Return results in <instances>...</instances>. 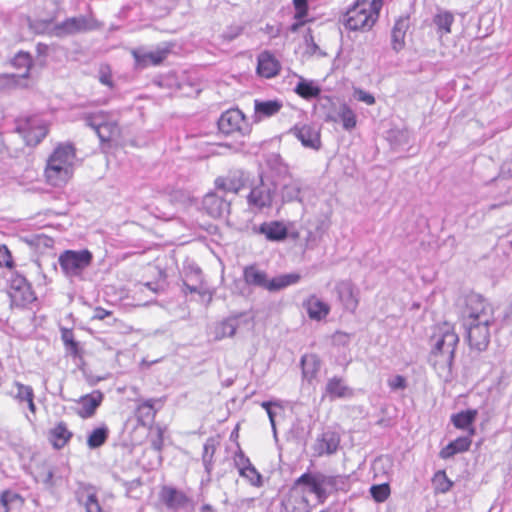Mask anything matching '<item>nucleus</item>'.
<instances>
[{
    "mask_svg": "<svg viewBox=\"0 0 512 512\" xmlns=\"http://www.w3.org/2000/svg\"><path fill=\"white\" fill-rule=\"evenodd\" d=\"M10 62L14 68L18 70L24 69V72L19 75L20 78L26 79L29 77L33 66V58L29 52L22 50L17 52Z\"/></svg>",
    "mask_w": 512,
    "mask_h": 512,
    "instance_id": "4c0bfd02",
    "label": "nucleus"
},
{
    "mask_svg": "<svg viewBox=\"0 0 512 512\" xmlns=\"http://www.w3.org/2000/svg\"><path fill=\"white\" fill-rule=\"evenodd\" d=\"M99 28L96 19L91 15H79L66 18L56 23L52 28V34L56 37L63 38L76 34L86 33Z\"/></svg>",
    "mask_w": 512,
    "mask_h": 512,
    "instance_id": "0eeeda50",
    "label": "nucleus"
},
{
    "mask_svg": "<svg viewBox=\"0 0 512 512\" xmlns=\"http://www.w3.org/2000/svg\"><path fill=\"white\" fill-rule=\"evenodd\" d=\"M378 15L379 6L376 4V1L369 5H357L348 10L345 27L351 31H368L375 24Z\"/></svg>",
    "mask_w": 512,
    "mask_h": 512,
    "instance_id": "423d86ee",
    "label": "nucleus"
},
{
    "mask_svg": "<svg viewBox=\"0 0 512 512\" xmlns=\"http://www.w3.org/2000/svg\"><path fill=\"white\" fill-rule=\"evenodd\" d=\"M60 333L66 353L73 358L81 357V347L79 342L75 340L73 330L66 327H60Z\"/></svg>",
    "mask_w": 512,
    "mask_h": 512,
    "instance_id": "72a5a7b5",
    "label": "nucleus"
},
{
    "mask_svg": "<svg viewBox=\"0 0 512 512\" xmlns=\"http://www.w3.org/2000/svg\"><path fill=\"white\" fill-rule=\"evenodd\" d=\"M243 279L249 286L266 289L267 274L265 271L259 270L255 264L248 265L243 269Z\"/></svg>",
    "mask_w": 512,
    "mask_h": 512,
    "instance_id": "7c9ffc66",
    "label": "nucleus"
},
{
    "mask_svg": "<svg viewBox=\"0 0 512 512\" xmlns=\"http://www.w3.org/2000/svg\"><path fill=\"white\" fill-rule=\"evenodd\" d=\"M82 119L87 127L96 132L108 120V115L103 111L84 113Z\"/></svg>",
    "mask_w": 512,
    "mask_h": 512,
    "instance_id": "c03bdc74",
    "label": "nucleus"
},
{
    "mask_svg": "<svg viewBox=\"0 0 512 512\" xmlns=\"http://www.w3.org/2000/svg\"><path fill=\"white\" fill-rule=\"evenodd\" d=\"M189 283L188 280L183 282V292L185 295L188 293H198L201 297L208 296V302L212 300V294L203 287V284H199V282L191 281Z\"/></svg>",
    "mask_w": 512,
    "mask_h": 512,
    "instance_id": "09e8293b",
    "label": "nucleus"
},
{
    "mask_svg": "<svg viewBox=\"0 0 512 512\" xmlns=\"http://www.w3.org/2000/svg\"><path fill=\"white\" fill-rule=\"evenodd\" d=\"M410 25L408 16L399 17L391 31V44L394 51L399 52L405 45V35Z\"/></svg>",
    "mask_w": 512,
    "mask_h": 512,
    "instance_id": "393cba45",
    "label": "nucleus"
},
{
    "mask_svg": "<svg viewBox=\"0 0 512 512\" xmlns=\"http://www.w3.org/2000/svg\"><path fill=\"white\" fill-rule=\"evenodd\" d=\"M477 414L478 412L475 409L460 411L451 416V422L455 428L467 430L469 435L473 436L476 431L473 427V423L476 420Z\"/></svg>",
    "mask_w": 512,
    "mask_h": 512,
    "instance_id": "bb28decb",
    "label": "nucleus"
},
{
    "mask_svg": "<svg viewBox=\"0 0 512 512\" xmlns=\"http://www.w3.org/2000/svg\"><path fill=\"white\" fill-rule=\"evenodd\" d=\"M234 464L235 467L238 469V472L240 473V469H245L253 465L250 461V459L245 455L243 450L241 448H238V450L235 452L234 455Z\"/></svg>",
    "mask_w": 512,
    "mask_h": 512,
    "instance_id": "4d7b16f0",
    "label": "nucleus"
},
{
    "mask_svg": "<svg viewBox=\"0 0 512 512\" xmlns=\"http://www.w3.org/2000/svg\"><path fill=\"white\" fill-rule=\"evenodd\" d=\"M322 480L321 472L307 471L294 480L292 489L306 486L308 491L316 496L318 503L324 504L329 497V492L323 487Z\"/></svg>",
    "mask_w": 512,
    "mask_h": 512,
    "instance_id": "9b49d317",
    "label": "nucleus"
},
{
    "mask_svg": "<svg viewBox=\"0 0 512 512\" xmlns=\"http://www.w3.org/2000/svg\"><path fill=\"white\" fill-rule=\"evenodd\" d=\"M340 444V436L338 433L327 430L324 431L314 444V452L317 456L332 455L336 453Z\"/></svg>",
    "mask_w": 512,
    "mask_h": 512,
    "instance_id": "6ab92c4d",
    "label": "nucleus"
},
{
    "mask_svg": "<svg viewBox=\"0 0 512 512\" xmlns=\"http://www.w3.org/2000/svg\"><path fill=\"white\" fill-rule=\"evenodd\" d=\"M218 129L225 135L239 133L244 135L249 126L244 114L239 109H229L223 112L217 122Z\"/></svg>",
    "mask_w": 512,
    "mask_h": 512,
    "instance_id": "9d476101",
    "label": "nucleus"
},
{
    "mask_svg": "<svg viewBox=\"0 0 512 512\" xmlns=\"http://www.w3.org/2000/svg\"><path fill=\"white\" fill-rule=\"evenodd\" d=\"M302 183L299 179L291 180L281 188V200L282 202H301Z\"/></svg>",
    "mask_w": 512,
    "mask_h": 512,
    "instance_id": "c9c22d12",
    "label": "nucleus"
},
{
    "mask_svg": "<svg viewBox=\"0 0 512 512\" xmlns=\"http://www.w3.org/2000/svg\"><path fill=\"white\" fill-rule=\"evenodd\" d=\"M10 297L14 305L21 307L27 306L36 299L31 285L24 287L23 289L21 288L16 291H10Z\"/></svg>",
    "mask_w": 512,
    "mask_h": 512,
    "instance_id": "a19ab883",
    "label": "nucleus"
},
{
    "mask_svg": "<svg viewBox=\"0 0 512 512\" xmlns=\"http://www.w3.org/2000/svg\"><path fill=\"white\" fill-rule=\"evenodd\" d=\"M53 477H54V472L51 469H48L47 471H45L43 473H39L37 476L38 481H41L47 487L53 486V484H54Z\"/></svg>",
    "mask_w": 512,
    "mask_h": 512,
    "instance_id": "e2e57ef3",
    "label": "nucleus"
},
{
    "mask_svg": "<svg viewBox=\"0 0 512 512\" xmlns=\"http://www.w3.org/2000/svg\"><path fill=\"white\" fill-rule=\"evenodd\" d=\"M278 186L274 180L260 175L259 181L252 185L247 195V204L254 213L264 212L277 203Z\"/></svg>",
    "mask_w": 512,
    "mask_h": 512,
    "instance_id": "20e7f679",
    "label": "nucleus"
},
{
    "mask_svg": "<svg viewBox=\"0 0 512 512\" xmlns=\"http://www.w3.org/2000/svg\"><path fill=\"white\" fill-rule=\"evenodd\" d=\"M357 99L361 102L366 103L367 105H373L375 103V98L372 94L363 91V90H356Z\"/></svg>",
    "mask_w": 512,
    "mask_h": 512,
    "instance_id": "69168bd1",
    "label": "nucleus"
},
{
    "mask_svg": "<svg viewBox=\"0 0 512 512\" xmlns=\"http://www.w3.org/2000/svg\"><path fill=\"white\" fill-rule=\"evenodd\" d=\"M246 178L242 171H235L226 177H219L215 181L216 188L224 192L237 194L245 185Z\"/></svg>",
    "mask_w": 512,
    "mask_h": 512,
    "instance_id": "aec40b11",
    "label": "nucleus"
},
{
    "mask_svg": "<svg viewBox=\"0 0 512 512\" xmlns=\"http://www.w3.org/2000/svg\"><path fill=\"white\" fill-rule=\"evenodd\" d=\"M76 157L75 147L71 143L59 144L48 159L45 169L47 182L55 187L67 183L72 173V165Z\"/></svg>",
    "mask_w": 512,
    "mask_h": 512,
    "instance_id": "7ed1b4c3",
    "label": "nucleus"
},
{
    "mask_svg": "<svg viewBox=\"0 0 512 512\" xmlns=\"http://www.w3.org/2000/svg\"><path fill=\"white\" fill-rule=\"evenodd\" d=\"M266 164L271 169L276 170L278 173L287 171V167L283 164L282 158L279 154L272 153L267 156Z\"/></svg>",
    "mask_w": 512,
    "mask_h": 512,
    "instance_id": "3c124183",
    "label": "nucleus"
},
{
    "mask_svg": "<svg viewBox=\"0 0 512 512\" xmlns=\"http://www.w3.org/2000/svg\"><path fill=\"white\" fill-rule=\"evenodd\" d=\"M73 436L64 422L58 423L51 431L50 437L54 448L61 449Z\"/></svg>",
    "mask_w": 512,
    "mask_h": 512,
    "instance_id": "e433bc0d",
    "label": "nucleus"
},
{
    "mask_svg": "<svg viewBox=\"0 0 512 512\" xmlns=\"http://www.w3.org/2000/svg\"><path fill=\"white\" fill-rule=\"evenodd\" d=\"M387 383L392 391L404 390L407 388V380L402 375H396L393 378L388 379Z\"/></svg>",
    "mask_w": 512,
    "mask_h": 512,
    "instance_id": "bf43d9fd",
    "label": "nucleus"
},
{
    "mask_svg": "<svg viewBox=\"0 0 512 512\" xmlns=\"http://www.w3.org/2000/svg\"><path fill=\"white\" fill-rule=\"evenodd\" d=\"M258 232L265 236L268 241L281 242L288 237V229L280 221L263 222L258 228Z\"/></svg>",
    "mask_w": 512,
    "mask_h": 512,
    "instance_id": "412c9836",
    "label": "nucleus"
},
{
    "mask_svg": "<svg viewBox=\"0 0 512 512\" xmlns=\"http://www.w3.org/2000/svg\"><path fill=\"white\" fill-rule=\"evenodd\" d=\"M239 475L246 479L252 486L261 487L263 485V478L260 472L255 468L254 465H251L248 468L240 469Z\"/></svg>",
    "mask_w": 512,
    "mask_h": 512,
    "instance_id": "49530a36",
    "label": "nucleus"
},
{
    "mask_svg": "<svg viewBox=\"0 0 512 512\" xmlns=\"http://www.w3.org/2000/svg\"><path fill=\"white\" fill-rule=\"evenodd\" d=\"M433 483L438 492L446 493L452 487V481L447 477L445 471L435 473Z\"/></svg>",
    "mask_w": 512,
    "mask_h": 512,
    "instance_id": "8fccbe9b",
    "label": "nucleus"
},
{
    "mask_svg": "<svg viewBox=\"0 0 512 512\" xmlns=\"http://www.w3.org/2000/svg\"><path fill=\"white\" fill-rule=\"evenodd\" d=\"M18 499H20L19 494L14 493L10 490L3 491L0 494V505L3 508L2 512H10L9 505Z\"/></svg>",
    "mask_w": 512,
    "mask_h": 512,
    "instance_id": "603ef678",
    "label": "nucleus"
},
{
    "mask_svg": "<svg viewBox=\"0 0 512 512\" xmlns=\"http://www.w3.org/2000/svg\"><path fill=\"white\" fill-rule=\"evenodd\" d=\"M471 444L472 436L469 434L467 436L458 437L443 447L439 452V456L444 460L452 458L456 454L468 451L471 447Z\"/></svg>",
    "mask_w": 512,
    "mask_h": 512,
    "instance_id": "b1692460",
    "label": "nucleus"
},
{
    "mask_svg": "<svg viewBox=\"0 0 512 512\" xmlns=\"http://www.w3.org/2000/svg\"><path fill=\"white\" fill-rule=\"evenodd\" d=\"M494 324L493 305L479 294L468 295L461 312V325L469 347L478 352L485 351L490 343V328Z\"/></svg>",
    "mask_w": 512,
    "mask_h": 512,
    "instance_id": "f257e3e1",
    "label": "nucleus"
},
{
    "mask_svg": "<svg viewBox=\"0 0 512 512\" xmlns=\"http://www.w3.org/2000/svg\"><path fill=\"white\" fill-rule=\"evenodd\" d=\"M335 292L343 309L354 313L359 304V291L356 286L350 280H342L335 285Z\"/></svg>",
    "mask_w": 512,
    "mask_h": 512,
    "instance_id": "f8f14e48",
    "label": "nucleus"
},
{
    "mask_svg": "<svg viewBox=\"0 0 512 512\" xmlns=\"http://www.w3.org/2000/svg\"><path fill=\"white\" fill-rule=\"evenodd\" d=\"M119 128L115 122L107 120L97 131L96 134L101 142H109L112 137L118 134Z\"/></svg>",
    "mask_w": 512,
    "mask_h": 512,
    "instance_id": "a18cd8bd",
    "label": "nucleus"
},
{
    "mask_svg": "<svg viewBox=\"0 0 512 512\" xmlns=\"http://www.w3.org/2000/svg\"><path fill=\"white\" fill-rule=\"evenodd\" d=\"M301 279L300 274L298 273H288L276 276L272 279H268L266 290L270 292H275L282 290L288 286L297 284Z\"/></svg>",
    "mask_w": 512,
    "mask_h": 512,
    "instance_id": "473e14b6",
    "label": "nucleus"
},
{
    "mask_svg": "<svg viewBox=\"0 0 512 512\" xmlns=\"http://www.w3.org/2000/svg\"><path fill=\"white\" fill-rule=\"evenodd\" d=\"M86 512H106L102 509L96 493H89L84 502Z\"/></svg>",
    "mask_w": 512,
    "mask_h": 512,
    "instance_id": "864d4df0",
    "label": "nucleus"
},
{
    "mask_svg": "<svg viewBox=\"0 0 512 512\" xmlns=\"http://www.w3.org/2000/svg\"><path fill=\"white\" fill-rule=\"evenodd\" d=\"M282 107H283V103L281 100H278V99L255 100L254 101L255 117L258 120H262L264 118H269V117L277 114L281 110Z\"/></svg>",
    "mask_w": 512,
    "mask_h": 512,
    "instance_id": "cd10ccee",
    "label": "nucleus"
},
{
    "mask_svg": "<svg viewBox=\"0 0 512 512\" xmlns=\"http://www.w3.org/2000/svg\"><path fill=\"white\" fill-rule=\"evenodd\" d=\"M292 3L295 9L294 19L306 18L309 10L308 0H293Z\"/></svg>",
    "mask_w": 512,
    "mask_h": 512,
    "instance_id": "6e6d98bb",
    "label": "nucleus"
},
{
    "mask_svg": "<svg viewBox=\"0 0 512 512\" xmlns=\"http://www.w3.org/2000/svg\"><path fill=\"white\" fill-rule=\"evenodd\" d=\"M312 506L306 496H302L298 506L294 507L292 512H311Z\"/></svg>",
    "mask_w": 512,
    "mask_h": 512,
    "instance_id": "0e129e2a",
    "label": "nucleus"
},
{
    "mask_svg": "<svg viewBox=\"0 0 512 512\" xmlns=\"http://www.w3.org/2000/svg\"><path fill=\"white\" fill-rule=\"evenodd\" d=\"M290 132L305 148L319 150L321 148L320 131L311 125H295Z\"/></svg>",
    "mask_w": 512,
    "mask_h": 512,
    "instance_id": "4468645a",
    "label": "nucleus"
},
{
    "mask_svg": "<svg viewBox=\"0 0 512 512\" xmlns=\"http://www.w3.org/2000/svg\"><path fill=\"white\" fill-rule=\"evenodd\" d=\"M16 130L22 135L28 146H36L48 133L46 124L37 116L19 120Z\"/></svg>",
    "mask_w": 512,
    "mask_h": 512,
    "instance_id": "1a4fd4ad",
    "label": "nucleus"
},
{
    "mask_svg": "<svg viewBox=\"0 0 512 512\" xmlns=\"http://www.w3.org/2000/svg\"><path fill=\"white\" fill-rule=\"evenodd\" d=\"M186 278L188 281L199 282L203 284L202 270L197 264H189L186 267Z\"/></svg>",
    "mask_w": 512,
    "mask_h": 512,
    "instance_id": "5fc2aeb1",
    "label": "nucleus"
},
{
    "mask_svg": "<svg viewBox=\"0 0 512 512\" xmlns=\"http://www.w3.org/2000/svg\"><path fill=\"white\" fill-rule=\"evenodd\" d=\"M256 70L259 76L270 79L279 74L281 64L271 52L263 51L257 57Z\"/></svg>",
    "mask_w": 512,
    "mask_h": 512,
    "instance_id": "a211bd4d",
    "label": "nucleus"
},
{
    "mask_svg": "<svg viewBox=\"0 0 512 512\" xmlns=\"http://www.w3.org/2000/svg\"><path fill=\"white\" fill-rule=\"evenodd\" d=\"M13 264L12 256L6 246H0V266L11 267Z\"/></svg>",
    "mask_w": 512,
    "mask_h": 512,
    "instance_id": "680f3d73",
    "label": "nucleus"
},
{
    "mask_svg": "<svg viewBox=\"0 0 512 512\" xmlns=\"http://www.w3.org/2000/svg\"><path fill=\"white\" fill-rule=\"evenodd\" d=\"M370 494L376 502H384L390 495V486L388 483L372 485Z\"/></svg>",
    "mask_w": 512,
    "mask_h": 512,
    "instance_id": "de8ad7c7",
    "label": "nucleus"
},
{
    "mask_svg": "<svg viewBox=\"0 0 512 512\" xmlns=\"http://www.w3.org/2000/svg\"><path fill=\"white\" fill-rule=\"evenodd\" d=\"M138 411L141 415L153 418L155 416L154 400L149 399L145 401L142 405L139 406Z\"/></svg>",
    "mask_w": 512,
    "mask_h": 512,
    "instance_id": "052dcab7",
    "label": "nucleus"
},
{
    "mask_svg": "<svg viewBox=\"0 0 512 512\" xmlns=\"http://www.w3.org/2000/svg\"><path fill=\"white\" fill-rule=\"evenodd\" d=\"M388 141L393 150L405 151L413 143L414 137L407 128H393L388 131Z\"/></svg>",
    "mask_w": 512,
    "mask_h": 512,
    "instance_id": "4be33fe9",
    "label": "nucleus"
},
{
    "mask_svg": "<svg viewBox=\"0 0 512 512\" xmlns=\"http://www.w3.org/2000/svg\"><path fill=\"white\" fill-rule=\"evenodd\" d=\"M325 394L331 400H334L338 398H351L354 396V391L346 385L341 377L334 376L327 381Z\"/></svg>",
    "mask_w": 512,
    "mask_h": 512,
    "instance_id": "5701e85b",
    "label": "nucleus"
},
{
    "mask_svg": "<svg viewBox=\"0 0 512 512\" xmlns=\"http://www.w3.org/2000/svg\"><path fill=\"white\" fill-rule=\"evenodd\" d=\"M323 487H325L329 495L334 492L343 491L347 492L350 488L349 475H327L322 473Z\"/></svg>",
    "mask_w": 512,
    "mask_h": 512,
    "instance_id": "c85d7f7f",
    "label": "nucleus"
},
{
    "mask_svg": "<svg viewBox=\"0 0 512 512\" xmlns=\"http://www.w3.org/2000/svg\"><path fill=\"white\" fill-rule=\"evenodd\" d=\"M294 92L305 100H311L320 96L321 88L312 80L301 78L296 84Z\"/></svg>",
    "mask_w": 512,
    "mask_h": 512,
    "instance_id": "f704fd0d",
    "label": "nucleus"
},
{
    "mask_svg": "<svg viewBox=\"0 0 512 512\" xmlns=\"http://www.w3.org/2000/svg\"><path fill=\"white\" fill-rule=\"evenodd\" d=\"M216 446V441L212 437L208 438L203 445L202 463L209 478L214 469V455L216 452Z\"/></svg>",
    "mask_w": 512,
    "mask_h": 512,
    "instance_id": "ea45409f",
    "label": "nucleus"
},
{
    "mask_svg": "<svg viewBox=\"0 0 512 512\" xmlns=\"http://www.w3.org/2000/svg\"><path fill=\"white\" fill-rule=\"evenodd\" d=\"M429 342V365L439 378L446 382L450 381L453 376L455 351L459 343L458 334L451 324L444 322L435 328Z\"/></svg>",
    "mask_w": 512,
    "mask_h": 512,
    "instance_id": "f03ea898",
    "label": "nucleus"
},
{
    "mask_svg": "<svg viewBox=\"0 0 512 512\" xmlns=\"http://www.w3.org/2000/svg\"><path fill=\"white\" fill-rule=\"evenodd\" d=\"M93 261V254L88 249L64 250L58 257L60 269L65 277L80 278Z\"/></svg>",
    "mask_w": 512,
    "mask_h": 512,
    "instance_id": "39448f33",
    "label": "nucleus"
},
{
    "mask_svg": "<svg viewBox=\"0 0 512 512\" xmlns=\"http://www.w3.org/2000/svg\"><path fill=\"white\" fill-rule=\"evenodd\" d=\"M108 436L109 430L105 425L97 427L89 434L87 445L91 449L99 448L106 442Z\"/></svg>",
    "mask_w": 512,
    "mask_h": 512,
    "instance_id": "37998d69",
    "label": "nucleus"
},
{
    "mask_svg": "<svg viewBox=\"0 0 512 512\" xmlns=\"http://www.w3.org/2000/svg\"><path fill=\"white\" fill-rule=\"evenodd\" d=\"M104 395L100 390H94L89 394L81 396L77 400L78 407L75 409L76 414L82 419L92 417L97 408L101 405Z\"/></svg>",
    "mask_w": 512,
    "mask_h": 512,
    "instance_id": "2eb2a0df",
    "label": "nucleus"
},
{
    "mask_svg": "<svg viewBox=\"0 0 512 512\" xmlns=\"http://www.w3.org/2000/svg\"><path fill=\"white\" fill-rule=\"evenodd\" d=\"M159 501L169 512H194L195 503L184 491L170 485H163L159 491Z\"/></svg>",
    "mask_w": 512,
    "mask_h": 512,
    "instance_id": "6e6552de",
    "label": "nucleus"
},
{
    "mask_svg": "<svg viewBox=\"0 0 512 512\" xmlns=\"http://www.w3.org/2000/svg\"><path fill=\"white\" fill-rule=\"evenodd\" d=\"M30 286V283L27 281V279L21 275L20 273L16 272L11 276L10 279V291H16L17 289H23L24 287Z\"/></svg>",
    "mask_w": 512,
    "mask_h": 512,
    "instance_id": "13d9d810",
    "label": "nucleus"
},
{
    "mask_svg": "<svg viewBox=\"0 0 512 512\" xmlns=\"http://www.w3.org/2000/svg\"><path fill=\"white\" fill-rule=\"evenodd\" d=\"M302 377L308 383L316 379L321 368V360L316 354H304L300 361Z\"/></svg>",
    "mask_w": 512,
    "mask_h": 512,
    "instance_id": "a878e982",
    "label": "nucleus"
},
{
    "mask_svg": "<svg viewBox=\"0 0 512 512\" xmlns=\"http://www.w3.org/2000/svg\"><path fill=\"white\" fill-rule=\"evenodd\" d=\"M338 119L342 124V127L346 131H351L356 127L357 116L355 112L347 105L342 104L338 111Z\"/></svg>",
    "mask_w": 512,
    "mask_h": 512,
    "instance_id": "79ce46f5",
    "label": "nucleus"
},
{
    "mask_svg": "<svg viewBox=\"0 0 512 512\" xmlns=\"http://www.w3.org/2000/svg\"><path fill=\"white\" fill-rule=\"evenodd\" d=\"M242 32V28L240 26H236V27H231L229 30H227L225 33H224V38L228 41H232L233 39H235L237 36H239Z\"/></svg>",
    "mask_w": 512,
    "mask_h": 512,
    "instance_id": "338daca9",
    "label": "nucleus"
},
{
    "mask_svg": "<svg viewBox=\"0 0 512 512\" xmlns=\"http://www.w3.org/2000/svg\"><path fill=\"white\" fill-rule=\"evenodd\" d=\"M304 305L309 318L312 320L320 321L330 312V306L316 296H311Z\"/></svg>",
    "mask_w": 512,
    "mask_h": 512,
    "instance_id": "c756f323",
    "label": "nucleus"
},
{
    "mask_svg": "<svg viewBox=\"0 0 512 512\" xmlns=\"http://www.w3.org/2000/svg\"><path fill=\"white\" fill-rule=\"evenodd\" d=\"M239 315H233L225 318L215 327V339L221 340L227 337L235 335L237 328L239 327Z\"/></svg>",
    "mask_w": 512,
    "mask_h": 512,
    "instance_id": "2f4dec72",
    "label": "nucleus"
},
{
    "mask_svg": "<svg viewBox=\"0 0 512 512\" xmlns=\"http://www.w3.org/2000/svg\"><path fill=\"white\" fill-rule=\"evenodd\" d=\"M454 20L453 13L443 9H437V13L433 17V23L437 27V31L441 34L451 33V26Z\"/></svg>",
    "mask_w": 512,
    "mask_h": 512,
    "instance_id": "58836bf2",
    "label": "nucleus"
},
{
    "mask_svg": "<svg viewBox=\"0 0 512 512\" xmlns=\"http://www.w3.org/2000/svg\"><path fill=\"white\" fill-rule=\"evenodd\" d=\"M260 406L267 412L268 410H270V408H274V407H277V408H280L282 409L283 406L281 404V401L280 400H269V401H263L260 403Z\"/></svg>",
    "mask_w": 512,
    "mask_h": 512,
    "instance_id": "774afa93",
    "label": "nucleus"
},
{
    "mask_svg": "<svg viewBox=\"0 0 512 512\" xmlns=\"http://www.w3.org/2000/svg\"><path fill=\"white\" fill-rule=\"evenodd\" d=\"M230 200L217 192L207 193L202 201L203 210L213 218H221L230 212Z\"/></svg>",
    "mask_w": 512,
    "mask_h": 512,
    "instance_id": "ddd939ff",
    "label": "nucleus"
},
{
    "mask_svg": "<svg viewBox=\"0 0 512 512\" xmlns=\"http://www.w3.org/2000/svg\"><path fill=\"white\" fill-rule=\"evenodd\" d=\"M169 49H156L152 51L133 50L132 55L138 68H146L150 65L157 66L161 64L168 56Z\"/></svg>",
    "mask_w": 512,
    "mask_h": 512,
    "instance_id": "f3484780",
    "label": "nucleus"
},
{
    "mask_svg": "<svg viewBox=\"0 0 512 512\" xmlns=\"http://www.w3.org/2000/svg\"><path fill=\"white\" fill-rule=\"evenodd\" d=\"M7 394L14 399L19 406L26 404L31 413H36L37 408L34 402L35 394L30 385L14 381L11 390Z\"/></svg>",
    "mask_w": 512,
    "mask_h": 512,
    "instance_id": "dca6fc26",
    "label": "nucleus"
}]
</instances>
